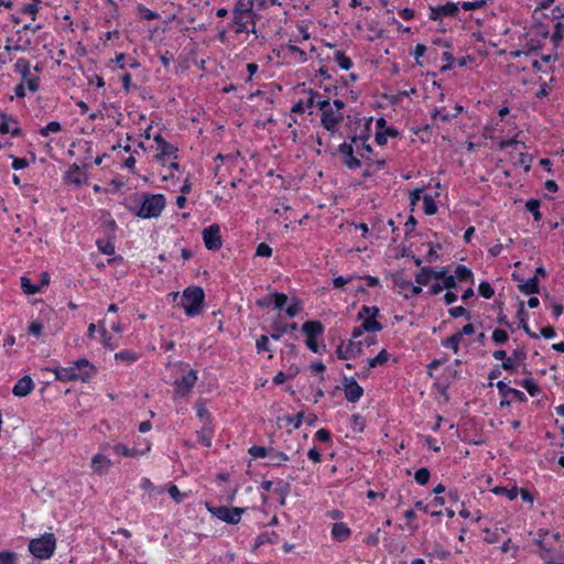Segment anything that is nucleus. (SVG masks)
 I'll return each mask as SVG.
<instances>
[{
  "mask_svg": "<svg viewBox=\"0 0 564 564\" xmlns=\"http://www.w3.org/2000/svg\"><path fill=\"white\" fill-rule=\"evenodd\" d=\"M371 121L372 119L370 118L360 128L359 133L348 137L337 149L344 165L348 170L360 169L362 161L367 164L368 169L362 173L365 177L371 176L387 165V160L384 158H378L369 143Z\"/></svg>",
  "mask_w": 564,
  "mask_h": 564,
  "instance_id": "1",
  "label": "nucleus"
},
{
  "mask_svg": "<svg viewBox=\"0 0 564 564\" xmlns=\"http://www.w3.org/2000/svg\"><path fill=\"white\" fill-rule=\"evenodd\" d=\"M256 0H236L231 10V31L235 34H256L260 15L254 11Z\"/></svg>",
  "mask_w": 564,
  "mask_h": 564,
  "instance_id": "2",
  "label": "nucleus"
},
{
  "mask_svg": "<svg viewBox=\"0 0 564 564\" xmlns=\"http://www.w3.org/2000/svg\"><path fill=\"white\" fill-rule=\"evenodd\" d=\"M345 107V101L339 98H335L333 101L328 99L317 100V109L321 111V126L330 135H335L338 132L339 124L344 120L343 110Z\"/></svg>",
  "mask_w": 564,
  "mask_h": 564,
  "instance_id": "3",
  "label": "nucleus"
},
{
  "mask_svg": "<svg viewBox=\"0 0 564 564\" xmlns=\"http://www.w3.org/2000/svg\"><path fill=\"white\" fill-rule=\"evenodd\" d=\"M166 199L163 194L145 193L138 205H129L128 210L141 219L158 218L165 208Z\"/></svg>",
  "mask_w": 564,
  "mask_h": 564,
  "instance_id": "4",
  "label": "nucleus"
},
{
  "mask_svg": "<svg viewBox=\"0 0 564 564\" xmlns=\"http://www.w3.org/2000/svg\"><path fill=\"white\" fill-rule=\"evenodd\" d=\"M205 293L200 286H188L183 291L181 305L187 317H195L203 312Z\"/></svg>",
  "mask_w": 564,
  "mask_h": 564,
  "instance_id": "5",
  "label": "nucleus"
},
{
  "mask_svg": "<svg viewBox=\"0 0 564 564\" xmlns=\"http://www.w3.org/2000/svg\"><path fill=\"white\" fill-rule=\"evenodd\" d=\"M302 332L305 335V345L307 349L314 354H323L326 351V345L318 343V338L323 336L325 326L321 321H306L302 325Z\"/></svg>",
  "mask_w": 564,
  "mask_h": 564,
  "instance_id": "6",
  "label": "nucleus"
},
{
  "mask_svg": "<svg viewBox=\"0 0 564 564\" xmlns=\"http://www.w3.org/2000/svg\"><path fill=\"white\" fill-rule=\"evenodd\" d=\"M29 552L39 560L51 558L56 550V538L45 532L39 538L31 539L28 544Z\"/></svg>",
  "mask_w": 564,
  "mask_h": 564,
  "instance_id": "7",
  "label": "nucleus"
},
{
  "mask_svg": "<svg viewBox=\"0 0 564 564\" xmlns=\"http://www.w3.org/2000/svg\"><path fill=\"white\" fill-rule=\"evenodd\" d=\"M206 509L213 517L227 524H238L247 511V508L213 506L208 502L206 503Z\"/></svg>",
  "mask_w": 564,
  "mask_h": 564,
  "instance_id": "8",
  "label": "nucleus"
},
{
  "mask_svg": "<svg viewBox=\"0 0 564 564\" xmlns=\"http://www.w3.org/2000/svg\"><path fill=\"white\" fill-rule=\"evenodd\" d=\"M380 310L378 306L362 305L357 314V321L361 322V328L369 334H376L383 329V325L378 321Z\"/></svg>",
  "mask_w": 564,
  "mask_h": 564,
  "instance_id": "9",
  "label": "nucleus"
},
{
  "mask_svg": "<svg viewBox=\"0 0 564 564\" xmlns=\"http://www.w3.org/2000/svg\"><path fill=\"white\" fill-rule=\"evenodd\" d=\"M153 141L156 144L154 160L162 166H165L170 160H178V148L167 142L161 133L153 134Z\"/></svg>",
  "mask_w": 564,
  "mask_h": 564,
  "instance_id": "10",
  "label": "nucleus"
},
{
  "mask_svg": "<svg viewBox=\"0 0 564 564\" xmlns=\"http://www.w3.org/2000/svg\"><path fill=\"white\" fill-rule=\"evenodd\" d=\"M99 449L101 452H106L108 449H111L112 454L118 457H124V458H139L140 456L145 455L148 452H150L151 446L150 444L147 445L144 449H138L137 447H129L124 443L118 442L111 445L110 443H102L99 446Z\"/></svg>",
  "mask_w": 564,
  "mask_h": 564,
  "instance_id": "11",
  "label": "nucleus"
},
{
  "mask_svg": "<svg viewBox=\"0 0 564 564\" xmlns=\"http://www.w3.org/2000/svg\"><path fill=\"white\" fill-rule=\"evenodd\" d=\"M13 70L21 76V83L26 84L31 93H35L40 89V77L31 75V63L29 59L24 57L18 58L13 65Z\"/></svg>",
  "mask_w": 564,
  "mask_h": 564,
  "instance_id": "12",
  "label": "nucleus"
},
{
  "mask_svg": "<svg viewBox=\"0 0 564 564\" xmlns=\"http://www.w3.org/2000/svg\"><path fill=\"white\" fill-rule=\"evenodd\" d=\"M364 343L361 340H341L335 350L336 357L339 360H350L359 357L364 351Z\"/></svg>",
  "mask_w": 564,
  "mask_h": 564,
  "instance_id": "13",
  "label": "nucleus"
},
{
  "mask_svg": "<svg viewBox=\"0 0 564 564\" xmlns=\"http://www.w3.org/2000/svg\"><path fill=\"white\" fill-rule=\"evenodd\" d=\"M69 368L75 372V380L82 382H89L96 375V367L86 358L75 360Z\"/></svg>",
  "mask_w": 564,
  "mask_h": 564,
  "instance_id": "14",
  "label": "nucleus"
},
{
  "mask_svg": "<svg viewBox=\"0 0 564 564\" xmlns=\"http://www.w3.org/2000/svg\"><path fill=\"white\" fill-rule=\"evenodd\" d=\"M202 237L204 246L207 250L218 251L223 246L220 226L218 224H212L210 226L204 228Z\"/></svg>",
  "mask_w": 564,
  "mask_h": 564,
  "instance_id": "15",
  "label": "nucleus"
},
{
  "mask_svg": "<svg viewBox=\"0 0 564 564\" xmlns=\"http://www.w3.org/2000/svg\"><path fill=\"white\" fill-rule=\"evenodd\" d=\"M343 391L346 400L350 403L358 402L364 395V388L357 382L355 377L344 376Z\"/></svg>",
  "mask_w": 564,
  "mask_h": 564,
  "instance_id": "16",
  "label": "nucleus"
},
{
  "mask_svg": "<svg viewBox=\"0 0 564 564\" xmlns=\"http://www.w3.org/2000/svg\"><path fill=\"white\" fill-rule=\"evenodd\" d=\"M196 382L197 372L191 369L186 375L182 376V378L175 380V394L181 398L186 397L195 387Z\"/></svg>",
  "mask_w": 564,
  "mask_h": 564,
  "instance_id": "17",
  "label": "nucleus"
},
{
  "mask_svg": "<svg viewBox=\"0 0 564 564\" xmlns=\"http://www.w3.org/2000/svg\"><path fill=\"white\" fill-rule=\"evenodd\" d=\"M459 12V6L455 2H446L442 6L430 7L429 19L432 21L441 20L444 17L455 18Z\"/></svg>",
  "mask_w": 564,
  "mask_h": 564,
  "instance_id": "18",
  "label": "nucleus"
},
{
  "mask_svg": "<svg viewBox=\"0 0 564 564\" xmlns=\"http://www.w3.org/2000/svg\"><path fill=\"white\" fill-rule=\"evenodd\" d=\"M281 52L284 58L289 57L295 64H304L308 61L307 53L293 44L292 40L281 46Z\"/></svg>",
  "mask_w": 564,
  "mask_h": 564,
  "instance_id": "19",
  "label": "nucleus"
},
{
  "mask_svg": "<svg viewBox=\"0 0 564 564\" xmlns=\"http://www.w3.org/2000/svg\"><path fill=\"white\" fill-rule=\"evenodd\" d=\"M63 182L67 185L80 187L82 185L87 183V177L82 171V169L76 163H73L64 173Z\"/></svg>",
  "mask_w": 564,
  "mask_h": 564,
  "instance_id": "20",
  "label": "nucleus"
},
{
  "mask_svg": "<svg viewBox=\"0 0 564 564\" xmlns=\"http://www.w3.org/2000/svg\"><path fill=\"white\" fill-rule=\"evenodd\" d=\"M550 535L549 530L540 529L538 531V538L534 540V544L539 547L538 555L543 561L551 560V555L554 553V549L546 541V538Z\"/></svg>",
  "mask_w": 564,
  "mask_h": 564,
  "instance_id": "21",
  "label": "nucleus"
},
{
  "mask_svg": "<svg viewBox=\"0 0 564 564\" xmlns=\"http://www.w3.org/2000/svg\"><path fill=\"white\" fill-rule=\"evenodd\" d=\"M513 281L518 282V290L525 295H533L540 292L539 281L536 278H530L524 280L517 273H512Z\"/></svg>",
  "mask_w": 564,
  "mask_h": 564,
  "instance_id": "22",
  "label": "nucleus"
},
{
  "mask_svg": "<svg viewBox=\"0 0 564 564\" xmlns=\"http://www.w3.org/2000/svg\"><path fill=\"white\" fill-rule=\"evenodd\" d=\"M553 17L556 20L551 40L555 46L564 39V13L560 7L553 9Z\"/></svg>",
  "mask_w": 564,
  "mask_h": 564,
  "instance_id": "23",
  "label": "nucleus"
},
{
  "mask_svg": "<svg viewBox=\"0 0 564 564\" xmlns=\"http://www.w3.org/2000/svg\"><path fill=\"white\" fill-rule=\"evenodd\" d=\"M464 108L456 104L452 110H447L445 107L435 108L432 112L433 120H440L442 122H449L452 119L457 118Z\"/></svg>",
  "mask_w": 564,
  "mask_h": 564,
  "instance_id": "24",
  "label": "nucleus"
},
{
  "mask_svg": "<svg viewBox=\"0 0 564 564\" xmlns=\"http://www.w3.org/2000/svg\"><path fill=\"white\" fill-rule=\"evenodd\" d=\"M112 467V462L102 453H97L91 457L90 468L94 474L105 475Z\"/></svg>",
  "mask_w": 564,
  "mask_h": 564,
  "instance_id": "25",
  "label": "nucleus"
},
{
  "mask_svg": "<svg viewBox=\"0 0 564 564\" xmlns=\"http://www.w3.org/2000/svg\"><path fill=\"white\" fill-rule=\"evenodd\" d=\"M12 39L8 37L6 41L4 50L7 53L11 52H25L32 45V40L29 36L21 33L14 43H11Z\"/></svg>",
  "mask_w": 564,
  "mask_h": 564,
  "instance_id": "26",
  "label": "nucleus"
},
{
  "mask_svg": "<svg viewBox=\"0 0 564 564\" xmlns=\"http://www.w3.org/2000/svg\"><path fill=\"white\" fill-rule=\"evenodd\" d=\"M496 387L498 389L499 394L503 399H507V398L511 397L512 400L518 401V402H525L527 401V397H525V394L522 391H520L518 389H514V388L508 387L505 381H498L496 383Z\"/></svg>",
  "mask_w": 564,
  "mask_h": 564,
  "instance_id": "27",
  "label": "nucleus"
},
{
  "mask_svg": "<svg viewBox=\"0 0 564 564\" xmlns=\"http://www.w3.org/2000/svg\"><path fill=\"white\" fill-rule=\"evenodd\" d=\"M34 387L32 378L30 376H23L13 386L12 393L20 398L26 397L33 391Z\"/></svg>",
  "mask_w": 564,
  "mask_h": 564,
  "instance_id": "28",
  "label": "nucleus"
},
{
  "mask_svg": "<svg viewBox=\"0 0 564 564\" xmlns=\"http://www.w3.org/2000/svg\"><path fill=\"white\" fill-rule=\"evenodd\" d=\"M330 535L336 542H345L351 535V530L345 522H335L332 527Z\"/></svg>",
  "mask_w": 564,
  "mask_h": 564,
  "instance_id": "29",
  "label": "nucleus"
},
{
  "mask_svg": "<svg viewBox=\"0 0 564 564\" xmlns=\"http://www.w3.org/2000/svg\"><path fill=\"white\" fill-rule=\"evenodd\" d=\"M517 318L519 321V327L522 328L525 334L531 338H539V335L532 332L528 325L529 313L524 307V302H520L519 310L517 312Z\"/></svg>",
  "mask_w": 564,
  "mask_h": 564,
  "instance_id": "30",
  "label": "nucleus"
},
{
  "mask_svg": "<svg viewBox=\"0 0 564 564\" xmlns=\"http://www.w3.org/2000/svg\"><path fill=\"white\" fill-rule=\"evenodd\" d=\"M268 459L269 466L280 467L290 460V456L274 447H270Z\"/></svg>",
  "mask_w": 564,
  "mask_h": 564,
  "instance_id": "31",
  "label": "nucleus"
},
{
  "mask_svg": "<svg viewBox=\"0 0 564 564\" xmlns=\"http://www.w3.org/2000/svg\"><path fill=\"white\" fill-rule=\"evenodd\" d=\"M359 79V76L355 73H350L348 76H340L336 82L341 88H346L349 91L350 99L352 101L358 99L359 93L349 89L350 84L356 83Z\"/></svg>",
  "mask_w": 564,
  "mask_h": 564,
  "instance_id": "32",
  "label": "nucleus"
},
{
  "mask_svg": "<svg viewBox=\"0 0 564 564\" xmlns=\"http://www.w3.org/2000/svg\"><path fill=\"white\" fill-rule=\"evenodd\" d=\"M333 59L343 70H349L354 66L352 59L343 50H335Z\"/></svg>",
  "mask_w": 564,
  "mask_h": 564,
  "instance_id": "33",
  "label": "nucleus"
},
{
  "mask_svg": "<svg viewBox=\"0 0 564 564\" xmlns=\"http://www.w3.org/2000/svg\"><path fill=\"white\" fill-rule=\"evenodd\" d=\"M52 372L55 376V380L61 382H70L75 380V372L72 368L68 367H56L52 369Z\"/></svg>",
  "mask_w": 564,
  "mask_h": 564,
  "instance_id": "34",
  "label": "nucleus"
},
{
  "mask_svg": "<svg viewBox=\"0 0 564 564\" xmlns=\"http://www.w3.org/2000/svg\"><path fill=\"white\" fill-rule=\"evenodd\" d=\"M390 359V354L386 348H382L377 356L367 360L368 370L384 366Z\"/></svg>",
  "mask_w": 564,
  "mask_h": 564,
  "instance_id": "35",
  "label": "nucleus"
},
{
  "mask_svg": "<svg viewBox=\"0 0 564 564\" xmlns=\"http://www.w3.org/2000/svg\"><path fill=\"white\" fill-rule=\"evenodd\" d=\"M435 276V270L431 267H423L416 274H415V282L419 285H427L432 280H434Z\"/></svg>",
  "mask_w": 564,
  "mask_h": 564,
  "instance_id": "36",
  "label": "nucleus"
},
{
  "mask_svg": "<svg viewBox=\"0 0 564 564\" xmlns=\"http://www.w3.org/2000/svg\"><path fill=\"white\" fill-rule=\"evenodd\" d=\"M139 359V355L131 349H123L115 354V360L126 365H132Z\"/></svg>",
  "mask_w": 564,
  "mask_h": 564,
  "instance_id": "37",
  "label": "nucleus"
},
{
  "mask_svg": "<svg viewBox=\"0 0 564 564\" xmlns=\"http://www.w3.org/2000/svg\"><path fill=\"white\" fill-rule=\"evenodd\" d=\"M40 9H41V1L32 0V2L23 4L21 7L20 13L29 15L32 21H35Z\"/></svg>",
  "mask_w": 564,
  "mask_h": 564,
  "instance_id": "38",
  "label": "nucleus"
},
{
  "mask_svg": "<svg viewBox=\"0 0 564 564\" xmlns=\"http://www.w3.org/2000/svg\"><path fill=\"white\" fill-rule=\"evenodd\" d=\"M297 329V324L296 323H290V324H285V325H273L272 326V333H271V338L273 340H280L281 337L286 334V332L289 330H296Z\"/></svg>",
  "mask_w": 564,
  "mask_h": 564,
  "instance_id": "39",
  "label": "nucleus"
},
{
  "mask_svg": "<svg viewBox=\"0 0 564 564\" xmlns=\"http://www.w3.org/2000/svg\"><path fill=\"white\" fill-rule=\"evenodd\" d=\"M462 340L463 339L456 333H454L452 336L442 339L441 345L444 348L453 350L454 354H458Z\"/></svg>",
  "mask_w": 564,
  "mask_h": 564,
  "instance_id": "40",
  "label": "nucleus"
},
{
  "mask_svg": "<svg viewBox=\"0 0 564 564\" xmlns=\"http://www.w3.org/2000/svg\"><path fill=\"white\" fill-rule=\"evenodd\" d=\"M20 286L26 295H34L41 293V286L39 284H33L31 279L28 276L20 278Z\"/></svg>",
  "mask_w": 564,
  "mask_h": 564,
  "instance_id": "41",
  "label": "nucleus"
},
{
  "mask_svg": "<svg viewBox=\"0 0 564 564\" xmlns=\"http://www.w3.org/2000/svg\"><path fill=\"white\" fill-rule=\"evenodd\" d=\"M319 88H323L324 90V96L321 95L319 99H328L329 101H332V97H336L339 95L340 86L338 85V82L335 80L334 83L325 85L321 84Z\"/></svg>",
  "mask_w": 564,
  "mask_h": 564,
  "instance_id": "42",
  "label": "nucleus"
},
{
  "mask_svg": "<svg viewBox=\"0 0 564 564\" xmlns=\"http://www.w3.org/2000/svg\"><path fill=\"white\" fill-rule=\"evenodd\" d=\"M454 273H455L454 274L455 279L459 282H468V281H470L471 283L474 282L473 281V271L469 268H467L466 265L458 264L455 268Z\"/></svg>",
  "mask_w": 564,
  "mask_h": 564,
  "instance_id": "43",
  "label": "nucleus"
},
{
  "mask_svg": "<svg viewBox=\"0 0 564 564\" xmlns=\"http://www.w3.org/2000/svg\"><path fill=\"white\" fill-rule=\"evenodd\" d=\"M541 203L536 198H531L525 202V209L533 216L534 221L542 220V213L540 212Z\"/></svg>",
  "mask_w": 564,
  "mask_h": 564,
  "instance_id": "44",
  "label": "nucleus"
},
{
  "mask_svg": "<svg viewBox=\"0 0 564 564\" xmlns=\"http://www.w3.org/2000/svg\"><path fill=\"white\" fill-rule=\"evenodd\" d=\"M274 492L280 497V505L284 506L290 492V484L280 479L274 487Z\"/></svg>",
  "mask_w": 564,
  "mask_h": 564,
  "instance_id": "45",
  "label": "nucleus"
},
{
  "mask_svg": "<svg viewBox=\"0 0 564 564\" xmlns=\"http://www.w3.org/2000/svg\"><path fill=\"white\" fill-rule=\"evenodd\" d=\"M137 12L141 19L147 20V21H152V20H156L160 18V14L158 12L147 8L142 3H139L137 6Z\"/></svg>",
  "mask_w": 564,
  "mask_h": 564,
  "instance_id": "46",
  "label": "nucleus"
},
{
  "mask_svg": "<svg viewBox=\"0 0 564 564\" xmlns=\"http://www.w3.org/2000/svg\"><path fill=\"white\" fill-rule=\"evenodd\" d=\"M423 209L424 213L429 216L435 215L437 213L436 202L430 194L423 195Z\"/></svg>",
  "mask_w": 564,
  "mask_h": 564,
  "instance_id": "47",
  "label": "nucleus"
},
{
  "mask_svg": "<svg viewBox=\"0 0 564 564\" xmlns=\"http://www.w3.org/2000/svg\"><path fill=\"white\" fill-rule=\"evenodd\" d=\"M519 384L527 390L531 397H536L540 393V387L532 378H525Z\"/></svg>",
  "mask_w": 564,
  "mask_h": 564,
  "instance_id": "48",
  "label": "nucleus"
},
{
  "mask_svg": "<svg viewBox=\"0 0 564 564\" xmlns=\"http://www.w3.org/2000/svg\"><path fill=\"white\" fill-rule=\"evenodd\" d=\"M492 492L496 495H506L509 500H514L519 495V489L516 486L512 488L497 486L492 489Z\"/></svg>",
  "mask_w": 564,
  "mask_h": 564,
  "instance_id": "49",
  "label": "nucleus"
},
{
  "mask_svg": "<svg viewBox=\"0 0 564 564\" xmlns=\"http://www.w3.org/2000/svg\"><path fill=\"white\" fill-rule=\"evenodd\" d=\"M12 159L11 167L15 171L23 170L30 165L31 162L35 161V154L32 153V160L29 161L26 158H17L14 155H10Z\"/></svg>",
  "mask_w": 564,
  "mask_h": 564,
  "instance_id": "50",
  "label": "nucleus"
},
{
  "mask_svg": "<svg viewBox=\"0 0 564 564\" xmlns=\"http://www.w3.org/2000/svg\"><path fill=\"white\" fill-rule=\"evenodd\" d=\"M270 447L260 446V445H252L249 447L248 453L249 455L257 459V458H268Z\"/></svg>",
  "mask_w": 564,
  "mask_h": 564,
  "instance_id": "51",
  "label": "nucleus"
},
{
  "mask_svg": "<svg viewBox=\"0 0 564 564\" xmlns=\"http://www.w3.org/2000/svg\"><path fill=\"white\" fill-rule=\"evenodd\" d=\"M500 551L501 553H510V556L516 558L520 551V546L518 544H513L511 539H507L500 546Z\"/></svg>",
  "mask_w": 564,
  "mask_h": 564,
  "instance_id": "52",
  "label": "nucleus"
},
{
  "mask_svg": "<svg viewBox=\"0 0 564 564\" xmlns=\"http://www.w3.org/2000/svg\"><path fill=\"white\" fill-rule=\"evenodd\" d=\"M288 0H256V8L258 10H265L269 7H282ZM292 4V0H289Z\"/></svg>",
  "mask_w": 564,
  "mask_h": 564,
  "instance_id": "53",
  "label": "nucleus"
},
{
  "mask_svg": "<svg viewBox=\"0 0 564 564\" xmlns=\"http://www.w3.org/2000/svg\"><path fill=\"white\" fill-rule=\"evenodd\" d=\"M62 131V124L58 121H51L45 127L40 129V134L42 137H48L50 133H57Z\"/></svg>",
  "mask_w": 564,
  "mask_h": 564,
  "instance_id": "54",
  "label": "nucleus"
},
{
  "mask_svg": "<svg viewBox=\"0 0 564 564\" xmlns=\"http://www.w3.org/2000/svg\"><path fill=\"white\" fill-rule=\"evenodd\" d=\"M212 437L213 431L210 429H203L197 433L198 443L208 448L212 446Z\"/></svg>",
  "mask_w": 564,
  "mask_h": 564,
  "instance_id": "55",
  "label": "nucleus"
},
{
  "mask_svg": "<svg viewBox=\"0 0 564 564\" xmlns=\"http://www.w3.org/2000/svg\"><path fill=\"white\" fill-rule=\"evenodd\" d=\"M430 477H431V473L426 467H421V468L416 469V471L414 474V480L421 486L426 485L430 480Z\"/></svg>",
  "mask_w": 564,
  "mask_h": 564,
  "instance_id": "56",
  "label": "nucleus"
},
{
  "mask_svg": "<svg viewBox=\"0 0 564 564\" xmlns=\"http://www.w3.org/2000/svg\"><path fill=\"white\" fill-rule=\"evenodd\" d=\"M365 427H366V420H365V417L361 414H359V413L352 414L351 415V429H352V431L361 433V432H364Z\"/></svg>",
  "mask_w": 564,
  "mask_h": 564,
  "instance_id": "57",
  "label": "nucleus"
},
{
  "mask_svg": "<svg viewBox=\"0 0 564 564\" xmlns=\"http://www.w3.org/2000/svg\"><path fill=\"white\" fill-rule=\"evenodd\" d=\"M307 98L304 101V106L306 109H312L314 107L317 108V100L321 98V94L314 89L306 90Z\"/></svg>",
  "mask_w": 564,
  "mask_h": 564,
  "instance_id": "58",
  "label": "nucleus"
},
{
  "mask_svg": "<svg viewBox=\"0 0 564 564\" xmlns=\"http://www.w3.org/2000/svg\"><path fill=\"white\" fill-rule=\"evenodd\" d=\"M508 339H509V335H508L507 330H505V329L496 328L491 334V340L496 345H503L508 341Z\"/></svg>",
  "mask_w": 564,
  "mask_h": 564,
  "instance_id": "59",
  "label": "nucleus"
},
{
  "mask_svg": "<svg viewBox=\"0 0 564 564\" xmlns=\"http://www.w3.org/2000/svg\"><path fill=\"white\" fill-rule=\"evenodd\" d=\"M18 554L13 551H0V564H18Z\"/></svg>",
  "mask_w": 564,
  "mask_h": 564,
  "instance_id": "60",
  "label": "nucleus"
},
{
  "mask_svg": "<svg viewBox=\"0 0 564 564\" xmlns=\"http://www.w3.org/2000/svg\"><path fill=\"white\" fill-rule=\"evenodd\" d=\"M478 293L480 296H482L484 299H491L495 294V290L494 288L491 286V284L487 281H481L478 285Z\"/></svg>",
  "mask_w": 564,
  "mask_h": 564,
  "instance_id": "61",
  "label": "nucleus"
},
{
  "mask_svg": "<svg viewBox=\"0 0 564 564\" xmlns=\"http://www.w3.org/2000/svg\"><path fill=\"white\" fill-rule=\"evenodd\" d=\"M486 4V0H477V1H463L458 3V6L465 11H474L481 9Z\"/></svg>",
  "mask_w": 564,
  "mask_h": 564,
  "instance_id": "62",
  "label": "nucleus"
},
{
  "mask_svg": "<svg viewBox=\"0 0 564 564\" xmlns=\"http://www.w3.org/2000/svg\"><path fill=\"white\" fill-rule=\"evenodd\" d=\"M448 314L453 318H458V317H463V316L466 317L468 321L471 318L470 312L467 311L464 306L452 307L448 310Z\"/></svg>",
  "mask_w": 564,
  "mask_h": 564,
  "instance_id": "63",
  "label": "nucleus"
},
{
  "mask_svg": "<svg viewBox=\"0 0 564 564\" xmlns=\"http://www.w3.org/2000/svg\"><path fill=\"white\" fill-rule=\"evenodd\" d=\"M273 299L274 307L282 310L288 302V295L280 292H274L270 295Z\"/></svg>",
  "mask_w": 564,
  "mask_h": 564,
  "instance_id": "64",
  "label": "nucleus"
}]
</instances>
